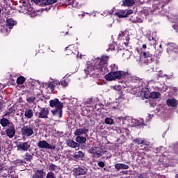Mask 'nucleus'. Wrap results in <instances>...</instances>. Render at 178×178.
Listing matches in <instances>:
<instances>
[{
  "label": "nucleus",
  "mask_w": 178,
  "mask_h": 178,
  "mask_svg": "<svg viewBox=\"0 0 178 178\" xmlns=\"http://www.w3.org/2000/svg\"><path fill=\"white\" fill-rule=\"evenodd\" d=\"M108 60H109V57L107 56H103L101 58H95L92 60L91 63L87 64L85 73L93 76L95 79L101 77V74L106 72Z\"/></svg>",
  "instance_id": "1"
},
{
  "label": "nucleus",
  "mask_w": 178,
  "mask_h": 178,
  "mask_svg": "<svg viewBox=\"0 0 178 178\" xmlns=\"http://www.w3.org/2000/svg\"><path fill=\"white\" fill-rule=\"evenodd\" d=\"M49 105L51 108H56L55 110H51L53 116L60 119L62 118V108H63V104L59 102V99H54L49 101Z\"/></svg>",
  "instance_id": "2"
},
{
  "label": "nucleus",
  "mask_w": 178,
  "mask_h": 178,
  "mask_svg": "<svg viewBox=\"0 0 178 178\" xmlns=\"http://www.w3.org/2000/svg\"><path fill=\"white\" fill-rule=\"evenodd\" d=\"M21 133L23 137H31L34 134V130L31 125H26L22 128Z\"/></svg>",
  "instance_id": "3"
},
{
  "label": "nucleus",
  "mask_w": 178,
  "mask_h": 178,
  "mask_svg": "<svg viewBox=\"0 0 178 178\" xmlns=\"http://www.w3.org/2000/svg\"><path fill=\"white\" fill-rule=\"evenodd\" d=\"M120 120L122 122L123 124H125V126H129L131 127L136 126V120L131 117H122Z\"/></svg>",
  "instance_id": "4"
},
{
  "label": "nucleus",
  "mask_w": 178,
  "mask_h": 178,
  "mask_svg": "<svg viewBox=\"0 0 178 178\" xmlns=\"http://www.w3.org/2000/svg\"><path fill=\"white\" fill-rule=\"evenodd\" d=\"M38 148H41L42 149H55L56 147L50 145L46 140H40L38 143Z\"/></svg>",
  "instance_id": "5"
},
{
  "label": "nucleus",
  "mask_w": 178,
  "mask_h": 178,
  "mask_svg": "<svg viewBox=\"0 0 178 178\" xmlns=\"http://www.w3.org/2000/svg\"><path fill=\"white\" fill-rule=\"evenodd\" d=\"M113 74H114L115 80H116V79H120L122 77H123V79H129V77H130V74H129V72H126L123 71L113 72Z\"/></svg>",
  "instance_id": "6"
},
{
  "label": "nucleus",
  "mask_w": 178,
  "mask_h": 178,
  "mask_svg": "<svg viewBox=\"0 0 178 178\" xmlns=\"http://www.w3.org/2000/svg\"><path fill=\"white\" fill-rule=\"evenodd\" d=\"M6 134L7 137H9V138H13V137H15V134H16L15 124H11V125L8 127L7 129L6 130Z\"/></svg>",
  "instance_id": "7"
},
{
  "label": "nucleus",
  "mask_w": 178,
  "mask_h": 178,
  "mask_svg": "<svg viewBox=\"0 0 178 178\" xmlns=\"http://www.w3.org/2000/svg\"><path fill=\"white\" fill-rule=\"evenodd\" d=\"M74 176H83V175H87V168L85 167H78L73 170Z\"/></svg>",
  "instance_id": "8"
},
{
  "label": "nucleus",
  "mask_w": 178,
  "mask_h": 178,
  "mask_svg": "<svg viewBox=\"0 0 178 178\" xmlns=\"http://www.w3.org/2000/svg\"><path fill=\"white\" fill-rule=\"evenodd\" d=\"M49 115V110L47 108H42L39 112V119H48Z\"/></svg>",
  "instance_id": "9"
},
{
  "label": "nucleus",
  "mask_w": 178,
  "mask_h": 178,
  "mask_svg": "<svg viewBox=\"0 0 178 178\" xmlns=\"http://www.w3.org/2000/svg\"><path fill=\"white\" fill-rule=\"evenodd\" d=\"M30 144L29 142H23L17 145V151H29Z\"/></svg>",
  "instance_id": "10"
},
{
  "label": "nucleus",
  "mask_w": 178,
  "mask_h": 178,
  "mask_svg": "<svg viewBox=\"0 0 178 178\" xmlns=\"http://www.w3.org/2000/svg\"><path fill=\"white\" fill-rule=\"evenodd\" d=\"M90 154L95 157V158H99L102 156L101 154V149L99 147H92L90 150Z\"/></svg>",
  "instance_id": "11"
},
{
  "label": "nucleus",
  "mask_w": 178,
  "mask_h": 178,
  "mask_svg": "<svg viewBox=\"0 0 178 178\" xmlns=\"http://www.w3.org/2000/svg\"><path fill=\"white\" fill-rule=\"evenodd\" d=\"M10 170H13L12 169V168H5L3 169L1 165H0V177H4V178H7L8 177V175L10 174Z\"/></svg>",
  "instance_id": "12"
},
{
  "label": "nucleus",
  "mask_w": 178,
  "mask_h": 178,
  "mask_svg": "<svg viewBox=\"0 0 178 178\" xmlns=\"http://www.w3.org/2000/svg\"><path fill=\"white\" fill-rule=\"evenodd\" d=\"M88 127L79 128L74 131V136H83V134H87L88 133Z\"/></svg>",
  "instance_id": "13"
},
{
  "label": "nucleus",
  "mask_w": 178,
  "mask_h": 178,
  "mask_svg": "<svg viewBox=\"0 0 178 178\" xmlns=\"http://www.w3.org/2000/svg\"><path fill=\"white\" fill-rule=\"evenodd\" d=\"M168 106L171 108H176L177 106V100L175 98L168 99L166 100Z\"/></svg>",
  "instance_id": "14"
},
{
  "label": "nucleus",
  "mask_w": 178,
  "mask_h": 178,
  "mask_svg": "<svg viewBox=\"0 0 178 178\" xmlns=\"http://www.w3.org/2000/svg\"><path fill=\"white\" fill-rule=\"evenodd\" d=\"M66 144L68 147H70V148H79V147H80V145L73 140H67Z\"/></svg>",
  "instance_id": "15"
},
{
  "label": "nucleus",
  "mask_w": 178,
  "mask_h": 178,
  "mask_svg": "<svg viewBox=\"0 0 178 178\" xmlns=\"http://www.w3.org/2000/svg\"><path fill=\"white\" fill-rule=\"evenodd\" d=\"M12 124H13V122H9V120L5 118L0 120V124L2 126V127H9V126H11Z\"/></svg>",
  "instance_id": "16"
},
{
  "label": "nucleus",
  "mask_w": 178,
  "mask_h": 178,
  "mask_svg": "<svg viewBox=\"0 0 178 178\" xmlns=\"http://www.w3.org/2000/svg\"><path fill=\"white\" fill-rule=\"evenodd\" d=\"M32 178H44V170H36Z\"/></svg>",
  "instance_id": "17"
},
{
  "label": "nucleus",
  "mask_w": 178,
  "mask_h": 178,
  "mask_svg": "<svg viewBox=\"0 0 178 178\" xmlns=\"http://www.w3.org/2000/svg\"><path fill=\"white\" fill-rule=\"evenodd\" d=\"M49 170H50V172H55L56 173H59V170H60V168H59V166L54 163H51L49 166Z\"/></svg>",
  "instance_id": "18"
},
{
  "label": "nucleus",
  "mask_w": 178,
  "mask_h": 178,
  "mask_svg": "<svg viewBox=\"0 0 178 178\" xmlns=\"http://www.w3.org/2000/svg\"><path fill=\"white\" fill-rule=\"evenodd\" d=\"M115 169H117L118 172H119V170H120V169L122 170H127L129 169V165L124 164V163H117L115 165Z\"/></svg>",
  "instance_id": "19"
},
{
  "label": "nucleus",
  "mask_w": 178,
  "mask_h": 178,
  "mask_svg": "<svg viewBox=\"0 0 178 178\" xmlns=\"http://www.w3.org/2000/svg\"><path fill=\"white\" fill-rule=\"evenodd\" d=\"M22 10L24 13H31V12H33V8H31V5L28 3L26 6H22Z\"/></svg>",
  "instance_id": "20"
},
{
  "label": "nucleus",
  "mask_w": 178,
  "mask_h": 178,
  "mask_svg": "<svg viewBox=\"0 0 178 178\" xmlns=\"http://www.w3.org/2000/svg\"><path fill=\"white\" fill-rule=\"evenodd\" d=\"M24 116L26 119H31L34 116V112L31 109H26Z\"/></svg>",
  "instance_id": "21"
},
{
  "label": "nucleus",
  "mask_w": 178,
  "mask_h": 178,
  "mask_svg": "<svg viewBox=\"0 0 178 178\" xmlns=\"http://www.w3.org/2000/svg\"><path fill=\"white\" fill-rule=\"evenodd\" d=\"M16 21H15L13 19L10 18L7 19L6 21V26L11 30V29H13V26H15Z\"/></svg>",
  "instance_id": "22"
},
{
  "label": "nucleus",
  "mask_w": 178,
  "mask_h": 178,
  "mask_svg": "<svg viewBox=\"0 0 178 178\" xmlns=\"http://www.w3.org/2000/svg\"><path fill=\"white\" fill-rule=\"evenodd\" d=\"M136 3L134 0H123L122 1V6H133Z\"/></svg>",
  "instance_id": "23"
},
{
  "label": "nucleus",
  "mask_w": 178,
  "mask_h": 178,
  "mask_svg": "<svg viewBox=\"0 0 178 178\" xmlns=\"http://www.w3.org/2000/svg\"><path fill=\"white\" fill-rule=\"evenodd\" d=\"M133 143H135V144H138V145H147V141L145 140H143L141 138H136L133 140Z\"/></svg>",
  "instance_id": "24"
},
{
  "label": "nucleus",
  "mask_w": 178,
  "mask_h": 178,
  "mask_svg": "<svg viewBox=\"0 0 178 178\" xmlns=\"http://www.w3.org/2000/svg\"><path fill=\"white\" fill-rule=\"evenodd\" d=\"M76 141L78 144H85L86 141H87V138L81 136H76Z\"/></svg>",
  "instance_id": "25"
},
{
  "label": "nucleus",
  "mask_w": 178,
  "mask_h": 178,
  "mask_svg": "<svg viewBox=\"0 0 178 178\" xmlns=\"http://www.w3.org/2000/svg\"><path fill=\"white\" fill-rule=\"evenodd\" d=\"M115 16H117L120 19H122L123 17H127V15H126V10H122L120 12L115 13Z\"/></svg>",
  "instance_id": "26"
},
{
  "label": "nucleus",
  "mask_w": 178,
  "mask_h": 178,
  "mask_svg": "<svg viewBox=\"0 0 178 178\" xmlns=\"http://www.w3.org/2000/svg\"><path fill=\"white\" fill-rule=\"evenodd\" d=\"M105 79L108 81H112L115 80V75L113 74V72H111L110 73L107 74L105 76Z\"/></svg>",
  "instance_id": "27"
},
{
  "label": "nucleus",
  "mask_w": 178,
  "mask_h": 178,
  "mask_svg": "<svg viewBox=\"0 0 178 178\" xmlns=\"http://www.w3.org/2000/svg\"><path fill=\"white\" fill-rule=\"evenodd\" d=\"M150 98H153V99H156L158 98H161V93L159 92H152L149 95Z\"/></svg>",
  "instance_id": "28"
},
{
  "label": "nucleus",
  "mask_w": 178,
  "mask_h": 178,
  "mask_svg": "<svg viewBox=\"0 0 178 178\" xmlns=\"http://www.w3.org/2000/svg\"><path fill=\"white\" fill-rule=\"evenodd\" d=\"M58 0H42L43 6L45 5H54Z\"/></svg>",
  "instance_id": "29"
},
{
  "label": "nucleus",
  "mask_w": 178,
  "mask_h": 178,
  "mask_svg": "<svg viewBox=\"0 0 178 178\" xmlns=\"http://www.w3.org/2000/svg\"><path fill=\"white\" fill-rule=\"evenodd\" d=\"M74 158L79 159V158H84V153L81 151L76 152L74 154Z\"/></svg>",
  "instance_id": "30"
},
{
  "label": "nucleus",
  "mask_w": 178,
  "mask_h": 178,
  "mask_svg": "<svg viewBox=\"0 0 178 178\" xmlns=\"http://www.w3.org/2000/svg\"><path fill=\"white\" fill-rule=\"evenodd\" d=\"M6 178H17V175H16V172H15L14 170H10V174H8Z\"/></svg>",
  "instance_id": "31"
},
{
  "label": "nucleus",
  "mask_w": 178,
  "mask_h": 178,
  "mask_svg": "<svg viewBox=\"0 0 178 178\" xmlns=\"http://www.w3.org/2000/svg\"><path fill=\"white\" fill-rule=\"evenodd\" d=\"M177 48H178L177 44L175 43L170 44V51H173L174 52H177Z\"/></svg>",
  "instance_id": "32"
},
{
  "label": "nucleus",
  "mask_w": 178,
  "mask_h": 178,
  "mask_svg": "<svg viewBox=\"0 0 178 178\" xmlns=\"http://www.w3.org/2000/svg\"><path fill=\"white\" fill-rule=\"evenodd\" d=\"M32 159H33V156H31L28 152L25 154V157H24L25 161H27L28 162H31Z\"/></svg>",
  "instance_id": "33"
},
{
  "label": "nucleus",
  "mask_w": 178,
  "mask_h": 178,
  "mask_svg": "<svg viewBox=\"0 0 178 178\" xmlns=\"http://www.w3.org/2000/svg\"><path fill=\"white\" fill-rule=\"evenodd\" d=\"M58 81H56L54 82H51L48 84L49 88H51V90H54L56 86H58Z\"/></svg>",
  "instance_id": "34"
},
{
  "label": "nucleus",
  "mask_w": 178,
  "mask_h": 178,
  "mask_svg": "<svg viewBox=\"0 0 178 178\" xmlns=\"http://www.w3.org/2000/svg\"><path fill=\"white\" fill-rule=\"evenodd\" d=\"M26 81V79H24V76H19L17 79V84H23Z\"/></svg>",
  "instance_id": "35"
},
{
  "label": "nucleus",
  "mask_w": 178,
  "mask_h": 178,
  "mask_svg": "<svg viewBox=\"0 0 178 178\" xmlns=\"http://www.w3.org/2000/svg\"><path fill=\"white\" fill-rule=\"evenodd\" d=\"M104 122L106 123V124H113V119L111 118H106L104 120Z\"/></svg>",
  "instance_id": "36"
},
{
  "label": "nucleus",
  "mask_w": 178,
  "mask_h": 178,
  "mask_svg": "<svg viewBox=\"0 0 178 178\" xmlns=\"http://www.w3.org/2000/svg\"><path fill=\"white\" fill-rule=\"evenodd\" d=\"M46 178H56V177L55 176V174L52 172H49L47 174Z\"/></svg>",
  "instance_id": "37"
},
{
  "label": "nucleus",
  "mask_w": 178,
  "mask_h": 178,
  "mask_svg": "<svg viewBox=\"0 0 178 178\" xmlns=\"http://www.w3.org/2000/svg\"><path fill=\"white\" fill-rule=\"evenodd\" d=\"M27 102H29V104H33V102H34V101H35V97H28L26 99Z\"/></svg>",
  "instance_id": "38"
},
{
  "label": "nucleus",
  "mask_w": 178,
  "mask_h": 178,
  "mask_svg": "<svg viewBox=\"0 0 178 178\" xmlns=\"http://www.w3.org/2000/svg\"><path fill=\"white\" fill-rule=\"evenodd\" d=\"M8 111H10V113H15L16 112V106H13L8 108Z\"/></svg>",
  "instance_id": "39"
},
{
  "label": "nucleus",
  "mask_w": 178,
  "mask_h": 178,
  "mask_svg": "<svg viewBox=\"0 0 178 178\" xmlns=\"http://www.w3.org/2000/svg\"><path fill=\"white\" fill-rule=\"evenodd\" d=\"M133 23H143L144 21L141 18L136 17L134 20H132Z\"/></svg>",
  "instance_id": "40"
},
{
  "label": "nucleus",
  "mask_w": 178,
  "mask_h": 178,
  "mask_svg": "<svg viewBox=\"0 0 178 178\" xmlns=\"http://www.w3.org/2000/svg\"><path fill=\"white\" fill-rule=\"evenodd\" d=\"M14 165H23V160L17 159L14 161Z\"/></svg>",
  "instance_id": "41"
},
{
  "label": "nucleus",
  "mask_w": 178,
  "mask_h": 178,
  "mask_svg": "<svg viewBox=\"0 0 178 178\" xmlns=\"http://www.w3.org/2000/svg\"><path fill=\"white\" fill-rule=\"evenodd\" d=\"M143 56L144 58H151L152 56V54H149V52L146 51L143 52Z\"/></svg>",
  "instance_id": "42"
},
{
  "label": "nucleus",
  "mask_w": 178,
  "mask_h": 178,
  "mask_svg": "<svg viewBox=\"0 0 178 178\" xmlns=\"http://www.w3.org/2000/svg\"><path fill=\"white\" fill-rule=\"evenodd\" d=\"M133 12H134L133 10H125V15H126L127 17L130 16V15H133Z\"/></svg>",
  "instance_id": "43"
},
{
  "label": "nucleus",
  "mask_w": 178,
  "mask_h": 178,
  "mask_svg": "<svg viewBox=\"0 0 178 178\" xmlns=\"http://www.w3.org/2000/svg\"><path fill=\"white\" fill-rule=\"evenodd\" d=\"M58 84H60L63 87L67 86V83L65 81H58Z\"/></svg>",
  "instance_id": "44"
},
{
  "label": "nucleus",
  "mask_w": 178,
  "mask_h": 178,
  "mask_svg": "<svg viewBox=\"0 0 178 178\" xmlns=\"http://www.w3.org/2000/svg\"><path fill=\"white\" fill-rule=\"evenodd\" d=\"M111 70L114 72L115 70H118V65L115 64H113L111 65Z\"/></svg>",
  "instance_id": "45"
},
{
  "label": "nucleus",
  "mask_w": 178,
  "mask_h": 178,
  "mask_svg": "<svg viewBox=\"0 0 178 178\" xmlns=\"http://www.w3.org/2000/svg\"><path fill=\"white\" fill-rule=\"evenodd\" d=\"M32 86H35L36 87H40L41 83H40L39 81H35L34 82V84H32Z\"/></svg>",
  "instance_id": "46"
},
{
  "label": "nucleus",
  "mask_w": 178,
  "mask_h": 178,
  "mask_svg": "<svg viewBox=\"0 0 178 178\" xmlns=\"http://www.w3.org/2000/svg\"><path fill=\"white\" fill-rule=\"evenodd\" d=\"M98 166H99L100 168H104V166H105V163L103 161H99L98 163Z\"/></svg>",
  "instance_id": "47"
},
{
  "label": "nucleus",
  "mask_w": 178,
  "mask_h": 178,
  "mask_svg": "<svg viewBox=\"0 0 178 178\" xmlns=\"http://www.w3.org/2000/svg\"><path fill=\"white\" fill-rule=\"evenodd\" d=\"M10 115H11V113H10V111H6L3 115V117L6 118V116H10Z\"/></svg>",
  "instance_id": "48"
},
{
  "label": "nucleus",
  "mask_w": 178,
  "mask_h": 178,
  "mask_svg": "<svg viewBox=\"0 0 178 178\" xmlns=\"http://www.w3.org/2000/svg\"><path fill=\"white\" fill-rule=\"evenodd\" d=\"M173 29L174 30H175L177 31V33H178V26L177 25H173Z\"/></svg>",
  "instance_id": "49"
},
{
  "label": "nucleus",
  "mask_w": 178,
  "mask_h": 178,
  "mask_svg": "<svg viewBox=\"0 0 178 178\" xmlns=\"http://www.w3.org/2000/svg\"><path fill=\"white\" fill-rule=\"evenodd\" d=\"M126 55H127V53L123 54V58H124L125 59H129V58H130V56L128 55V56L126 57Z\"/></svg>",
  "instance_id": "50"
},
{
  "label": "nucleus",
  "mask_w": 178,
  "mask_h": 178,
  "mask_svg": "<svg viewBox=\"0 0 178 178\" xmlns=\"http://www.w3.org/2000/svg\"><path fill=\"white\" fill-rule=\"evenodd\" d=\"M106 12H108V15H112V13H113V9L111 10L110 11H106Z\"/></svg>",
  "instance_id": "51"
},
{
  "label": "nucleus",
  "mask_w": 178,
  "mask_h": 178,
  "mask_svg": "<svg viewBox=\"0 0 178 178\" xmlns=\"http://www.w3.org/2000/svg\"><path fill=\"white\" fill-rule=\"evenodd\" d=\"M33 2H34L35 3H38L39 2H41V0H32Z\"/></svg>",
  "instance_id": "52"
},
{
  "label": "nucleus",
  "mask_w": 178,
  "mask_h": 178,
  "mask_svg": "<svg viewBox=\"0 0 178 178\" xmlns=\"http://www.w3.org/2000/svg\"><path fill=\"white\" fill-rule=\"evenodd\" d=\"M161 149H162V147H157V148H156L157 152H159V151H161Z\"/></svg>",
  "instance_id": "53"
},
{
  "label": "nucleus",
  "mask_w": 178,
  "mask_h": 178,
  "mask_svg": "<svg viewBox=\"0 0 178 178\" xmlns=\"http://www.w3.org/2000/svg\"><path fill=\"white\" fill-rule=\"evenodd\" d=\"M142 48L143 49H147V44H143Z\"/></svg>",
  "instance_id": "54"
},
{
  "label": "nucleus",
  "mask_w": 178,
  "mask_h": 178,
  "mask_svg": "<svg viewBox=\"0 0 178 178\" xmlns=\"http://www.w3.org/2000/svg\"><path fill=\"white\" fill-rule=\"evenodd\" d=\"M157 52H159V54L158 55L156 54V56H161V51L158 50Z\"/></svg>",
  "instance_id": "55"
},
{
  "label": "nucleus",
  "mask_w": 178,
  "mask_h": 178,
  "mask_svg": "<svg viewBox=\"0 0 178 178\" xmlns=\"http://www.w3.org/2000/svg\"><path fill=\"white\" fill-rule=\"evenodd\" d=\"M122 35H124L123 33H121L118 35V38H120V37H122Z\"/></svg>",
  "instance_id": "56"
},
{
  "label": "nucleus",
  "mask_w": 178,
  "mask_h": 178,
  "mask_svg": "<svg viewBox=\"0 0 178 178\" xmlns=\"http://www.w3.org/2000/svg\"><path fill=\"white\" fill-rule=\"evenodd\" d=\"M129 20H130V22H132V23H133V20H136V19H134L133 17H131V18L129 19Z\"/></svg>",
  "instance_id": "57"
},
{
  "label": "nucleus",
  "mask_w": 178,
  "mask_h": 178,
  "mask_svg": "<svg viewBox=\"0 0 178 178\" xmlns=\"http://www.w3.org/2000/svg\"><path fill=\"white\" fill-rule=\"evenodd\" d=\"M74 3H77V1H76V0L73 1V5H74Z\"/></svg>",
  "instance_id": "58"
},
{
  "label": "nucleus",
  "mask_w": 178,
  "mask_h": 178,
  "mask_svg": "<svg viewBox=\"0 0 178 178\" xmlns=\"http://www.w3.org/2000/svg\"><path fill=\"white\" fill-rule=\"evenodd\" d=\"M144 97H145V98H148V95H145V96H144Z\"/></svg>",
  "instance_id": "59"
},
{
  "label": "nucleus",
  "mask_w": 178,
  "mask_h": 178,
  "mask_svg": "<svg viewBox=\"0 0 178 178\" xmlns=\"http://www.w3.org/2000/svg\"><path fill=\"white\" fill-rule=\"evenodd\" d=\"M126 40H127V41H129V36H127Z\"/></svg>",
  "instance_id": "60"
},
{
  "label": "nucleus",
  "mask_w": 178,
  "mask_h": 178,
  "mask_svg": "<svg viewBox=\"0 0 178 178\" xmlns=\"http://www.w3.org/2000/svg\"><path fill=\"white\" fill-rule=\"evenodd\" d=\"M175 177H176V178H178V174H177V175H175Z\"/></svg>",
  "instance_id": "61"
},
{
  "label": "nucleus",
  "mask_w": 178,
  "mask_h": 178,
  "mask_svg": "<svg viewBox=\"0 0 178 178\" xmlns=\"http://www.w3.org/2000/svg\"><path fill=\"white\" fill-rule=\"evenodd\" d=\"M128 44H129V43H127V42H124V45H127V46Z\"/></svg>",
  "instance_id": "62"
},
{
  "label": "nucleus",
  "mask_w": 178,
  "mask_h": 178,
  "mask_svg": "<svg viewBox=\"0 0 178 178\" xmlns=\"http://www.w3.org/2000/svg\"><path fill=\"white\" fill-rule=\"evenodd\" d=\"M70 48H74L73 46L70 45Z\"/></svg>",
  "instance_id": "63"
},
{
  "label": "nucleus",
  "mask_w": 178,
  "mask_h": 178,
  "mask_svg": "<svg viewBox=\"0 0 178 178\" xmlns=\"http://www.w3.org/2000/svg\"><path fill=\"white\" fill-rule=\"evenodd\" d=\"M4 30H5V31H8V29H5Z\"/></svg>",
  "instance_id": "64"
}]
</instances>
